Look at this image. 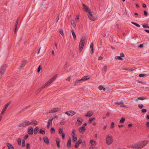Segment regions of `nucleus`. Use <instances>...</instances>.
Wrapping results in <instances>:
<instances>
[{
	"label": "nucleus",
	"instance_id": "obj_34",
	"mask_svg": "<svg viewBox=\"0 0 149 149\" xmlns=\"http://www.w3.org/2000/svg\"><path fill=\"white\" fill-rule=\"evenodd\" d=\"M52 120H53L52 119H51V118L49 119V120L48 121L47 124H48L50 125H52Z\"/></svg>",
	"mask_w": 149,
	"mask_h": 149
},
{
	"label": "nucleus",
	"instance_id": "obj_28",
	"mask_svg": "<svg viewBox=\"0 0 149 149\" xmlns=\"http://www.w3.org/2000/svg\"><path fill=\"white\" fill-rule=\"evenodd\" d=\"M31 107V105H29V106H27L24 109L21 110L20 111H19V113H21L23 112V111H24L25 109H27L28 108H29V107Z\"/></svg>",
	"mask_w": 149,
	"mask_h": 149
},
{
	"label": "nucleus",
	"instance_id": "obj_25",
	"mask_svg": "<svg viewBox=\"0 0 149 149\" xmlns=\"http://www.w3.org/2000/svg\"><path fill=\"white\" fill-rule=\"evenodd\" d=\"M71 32L74 39L75 40L76 39V35L73 29H72Z\"/></svg>",
	"mask_w": 149,
	"mask_h": 149
},
{
	"label": "nucleus",
	"instance_id": "obj_40",
	"mask_svg": "<svg viewBox=\"0 0 149 149\" xmlns=\"http://www.w3.org/2000/svg\"><path fill=\"white\" fill-rule=\"evenodd\" d=\"M72 141L73 142H74L75 141L77 140V137H76L73 136L72 137Z\"/></svg>",
	"mask_w": 149,
	"mask_h": 149
},
{
	"label": "nucleus",
	"instance_id": "obj_29",
	"mask_svg": "<svg viewBox=\"0 0 149 149\" xmlns=\"http://www.w3.org/2000/svg\"><path fill=\"white\" fill-rule=\"evenodd\" d=\"M39 133L41 134H44L45 133V131L42 129H40L39 130Z\"/></svg>",
	"mask_w": 149,
	"mask_h": 149
},
{
	"label": "nucleus",
	"instance_id": "obj_27",
	"mask_svg": "<svg viewBox=\"0 0 149 149\" xmlns=\"http://www.w3.org/2000/svg\"><path fill=\"white\" fill-rule=\"evenodd\" d=\"M71 25L74 28L76 27V25L75 21L73 20H71Z\"/></svg>",
	"mask_w": 149,
	"mask_h": 149
},
{
	"label": "nucleus",
	"instance_id": "obj_1",
	"mask_svg": "<svg viewBox=\"0 0 149 149\" xmlns=\"http://www.w3.org/2000/svg\"><path fill=\"white\" fill-rule=\"evenodd\" d=\"M147 143V142L146 141H140L133 145L132 147L133 148L137 149L141 148L145 146Z\"/></svg>",
	"mask_w": 149,
	"mask_h": 149
},
{
	"label": "nucleus",
	"instance_id": "obj_32",
	"mask_svg": "<svg viewBox=\"0 0 149 149\" xmlns=\"http://www.w3.org/2000/svg\"><path fill=\"white\" fill-rule=\"evenodd\" d=\"M17 143L20 146L21 144V139L20 138H19L17 140Z\"/></svg>",
	"mask_w": 149,
	"mask_h": 149
},
{
	"label": "nucleus",
	"instance_id": "obj_47",
	"mask_svg": "<svg viewBox=\"0 0 149 149\" xmlns=\"http://www.w3.org/2000/svg\"><path fill=\"white\" fill-rule=\"evenodd\" d=\"M41 69V65H40L38 67V69L37 70V72H39L40 71Z\"/></svg>",
	"mask_w": 149,
	"mask_h": 149
},
{
	"label": "nucleus",
	"instance_id": "obj_36",
	"mask_svg": "<svg viewBox=\"0 0 149 149\" xmlns=\"http://www.w3.org/2000/svg\"><path fill=\"white\" fill-rule=\"evenodd\" d=\"M76 130L75 129H73L72 130L71 135L72 137L74 136L75 135V132Z\"/></svg>",
	"mask_w": 149,
	"mask_h": 149
},
{
	"label": "nucleus",
	"instance_id": "obj_54",
	"mask_svg": "<svg viewBox=\"0 0 149 149\" xmlns=\"http://www.w3.org/2000/svg\"><path fill=\"white\" fill-rule=\"evenodd\" d=\"M120 106L122 107H125V106L123 104V102H121V104H120Z\"/></svg>",
	"mask_w": 149,
	"mask_h": 149
},
{
	"label": "nucleus",
	"instance_id": "obj_49",
	"mask_svg": "<svg viewBox=\"0 0 149 149\" xmlns=\"http://www.w3.org/2000/svg\"><path fill=\"white\" fill-rule=\"evenodd\" d=\"M143 107V106L142 104H139L138 105V107L141 109H142Z\"/></svg>",
	"mask_w": 149,
	"mask_h": 149
},
{
	"label": "nucleus",
	"instance_id": "obj_33",
	"mask_svg": "<svg viewBox=\"0 0 149 149\" xmlns=\"http://www.w3.org/2000/svg\"><path fill=\"white\" fill-rule=\"evenodd\" d=\"M38 129V127H36L34 129V133L36 135L37 134Z\"/></svg>",
	"mask_w": 149,
	"mask_h": 149
},
{
	"label": "nucleus",
	"instance_id": "obj_62",
	"mask_svg": "<svg viewBox=\"0 0 149 149\" xmlns=\"http://www.w3.org/2000/svg\"><path fill=\"white\" fill-rule=\"evenodd\" d=\"M29 136L28 135H26L24 137V139L25 140L26 139L28 138Z\"/></svg>",
	"mask_w": 149,
	"mask_h": 149
},
{
	"label": "nucleus",
	"instance_id": "obj_3",
	"mask_svg": "<svg viewBox=\"0 0 149 149\" xmlns=\"http://www.w3.org/2000/svg\"><path fill=\"white\" fill-rule=\"evenodd\" d=\"M113 142V137L111 135H108L106 138V143L108 145L111 144Z\"/></svg>",
	"mask_w": 149,
	"mask_h": 149
},
{
	"label": "nucleus",
	"instance_id": "obj_16",
	"mask_svg": "<svg viewBox=\"0 0 149 149\" xmlns=\"http://www.w3.org/2000/svg\"><path fill=\"white\" fill-rule=\"evenodd\" d=\"M57 76V74L55 75L52 77V78H51L49 80V81H50L51 83L56 79Z\"/></svg>",
	"mask_w": 149,
	"mask_h": 149
},
{
	"label": "nucleus",
	"instance_id": "obj_17",
	"mask_svg": "<svg viewBox=\"0 0 149 149\" xmlns=\"http://www.w3.org/2000/svg\"><path fill=\"white\" fill-rule=\"evenodd\" d=\"M93 114V113L91 111H88L86 113V114L85 116V117H90Z\"/></svg>",
	"mask_w": 149,
	"mask_h": 149
},
{
	"label": "nucleus",
	"instance_id": "obj_57",
	"mask_svg": "<svg viewBox=\"0 0 149 149\" xmlns=\"http://www.w3.org/2000/svg\"><path fill=\"white\" fill-rule=\"evenodd\" d=\"M64 123H65V122L63 120L61 121L60 122V124L62 125H64Z\"/></svg>",
	"mask_w": 149,
	"mask_h": 149
},
{
	"label": "nucleus",
	"instance_id": "obj_30",
	"mask_svg": "<svg viewBox=\"0 0 149 149\" xmlns=\"http://www.w3.org/2000/svg\"><path fill=\"white\" fill-rule=\"evenodd\" d=\"M60 141L59 139H58L56 140V144L58 148H59L60 147Z\"/></svg>",
	"mask_w": 149,
	"mask_h": 149
},
{
	"label": "nucleus",
	"instance_id": "obj_11",
	"mask_svg": "<svg viewBox=\"0 0 149 149\" xmlns=\"http://www.w3.org/2000/svg\"><path fill=\"white\" fill-rule=\"evenodd\" d=\"M86 130V129L85 128H84V127H80L79 129V132L83 134L85 132V131Z\"/></svg>",
	"mask_w": 149,
	"mask_h": 149
},
{
	"label": "nucleus",
	"instance_id": "obj_42",
	"mask_svg": "<svg viewBox=\"0 0 149 149\" xmlns=\"http://www.w3.org/2000/svg\"><path fill=\"white\" fill-rule=\"evenodd\" d=\"M107 69V67L106 65H105L104 66V68L103 69V70H104V72H106Z\"/></svg>",
	"mask_w": 149,
	"mask_h": 149
},
{
	"label": "nucleus",
	"instance_id": "obj_61",
	"mask_svg": "<svg viewBox=\"0 0 149 149\" xmlns=\"http://www.w3.org/2000/svg\"><path fill=\"white\" fill-rule=\"evenodd\" d=\"M103 58V57L102 56H100L98 58V59L99 60H101Z\"/></svg>",
	"mask_w": 149,
	"mask_h": 149
},
{
	"label": "nucleus",
	"instance_id": "obj_7",
	"mask_svg": "<svg viewBox=\"0 0 149 149\" xmlns=\"http://www.w3.org/2000/svg\"><path fill=\"white\" fill-rule=\"evenodd\" d=\"M83 121L82 119L80 118H78L77 121L75 123V124L78 125V126H80L81 125Z\"/></svg>",
	"mask_w": 149,
	"mask_h": 149
},
{
	"label": "nucleus",
	"instance_id": "obj_43",
	"mask_svg": "<svg viewBox=\"0 0 149 149\" xmlns=\"http://www.w3.org/2000/svg\"><path fill=\"white\" fill-rule=\"evenodd\" d=\"M59 32L60 33V34L62 36H64V34H63V31L61 29H60L59 30Z\"/></svg>",
	"mask_w": 149,
	"mask_h": 149
},
{
	"label": "nucleus",
	"instance_id": "obj_20",
	"mask_svg": "<svg viewBox=\"0 0 149 149\" xmlns=\"http://www.w3.org/2000/svg\"><path fill=\"white\" fill-rule=\"evenodd\" d=\"M89 78L90 77H89V76H85L82 77V78L81 79V81H86L87 79H89Z\"/></svg>",
	"mask_w": 149,
	"mask_h": 149
},
{
	"label": "nucleus",
	"instance_id": "obj_4",
	"mask_svg": "<svg viewBox=\"0 0 149 149\" xmlns=\"http://www.w3.org/2000/svg\"><path fill=\"white\" fill-rule=\"evenodd\" d=\"M29 121L25 120L18 125V126L20 127H24L29 125Z\"/></svg>",
	"mask_w": 149,
	"mask_h": 149
},
{
	"label": "nucleus",
	"instance_id": "obj_41",
	"mask_svg": "<svg viewBox=\"0 0 149 149\" xmlns=\"http://www.w3.org/2000/svg\"><path fill=\"white\" fill-rule=\"evenodd\" d=\"M25 146V141L24 140H23L22 141V147H24Z\"/></svg>",
	"mask_w": 149,
	"mask_h": 149
},
{
	"label": "nucleus",
	"instance_id": "obj_37",
	"mask_svg": "<svg viewBox=\"0 0 149 149\" xmlns=\"http://www.w3.org/2000/svg\"><path fill=\"white\" fill-rule=\"evenodd\" d=\"M131 23L133 24L134 25H135L136 26L138 27H140V25L139 24H137L136 23L133 22H132Z\"/></svg>",
	"mask_w": 149,
	"mask_h": 149
},
{
	"label": "nucleus",
	"instance_id": "obj_48",
	"mask_svg": "<svg viewBox=\"0 0 149 149\" xmlns=\"http://www.w3.org/2000/svg\"><path fill=\"white\" fill-rule=\"evenodd\" d=\"M114 123L113 122H111V128H113L114 127Z\"/></svg>",
	"mask_w": 149,
	"mask_h": 149
},
{
	"label": "nucleus",
	"instance_id": "obj_64",
	"mask_svg": "<svg viewBox=\"0 0 149 149\" xmlns=\"http://www.w3.org/2000/svg\"><path fill=\"white\" fill-rule=\"evenodd\" d=\"M90 149H97V147H91L90 148Z\"/></svg>",
	"mask_w": 149,
	"mask_h": 149
},
{
	"label": "nucleus",
	"instance_id": "obj_59",
	"mask_svg": "<svg viewBox=\"0 0 149 149\" xmlns=\"http://www.w3.org/2000/svg\"><path fill=\"white\" fill-rule=\"evenodd\" d=\"M123 70H132L130 69H128L127 68H123L122 69Z\"/></svg>",
	"mask_w": 149,
	"mask_h": 149
},
{
	"label": "nucleus",
	"instance_id": "obj_31",
	"mask_svg": "<svg viewBox=\"0 0 149 149\" xmlns=\"http://www.w3.org/2000/svg\"><path fill=\"white\" fill-rule=\"evenodd\" d=\"M81 81V79L78 80L76 81L74 84V86H76L78 85V84L79 83V81Z\"/></svg>",
	"mask_w": 149,
	"mask_h": 149
},
{
	"label": "nucleus",
	"instance_id": "obj_46",
	"mask_svg": "<svg viewBox=\"0 0 149 149\" xmlns=\"http://www.w3.org/2000/svg\"><path fill=\"white\" fill-rule=\"evenodd\" d=\"M146 75V74H139V76L140 77H143Z\"/></svg>",
	"mask_w": 149,
	"mask_h": 149
},
{
	"label": "nucleus",
	"instance_id": "obj_63",
	"mask_svg": "<svg viewBox=\"0 0 149 149\" xmlns=\"http://www.w3.org/2000/svg\"><path fill=\"white\" fill-rule=\"evenodd\" d=\"M120 56H121V57H124V54L123 53H122L120 54Z\"/></svg>",
	"mask_w": 149,
	"mask_h": 149
},
{
	"label": "nucleus",
	"instance_id": "obj_18",
	"mask_svg": "<svg viewBox=\"0 0 149 149\" xmlns=\"http://www.w3.org/2000/svg\"><path fill=\"white\" fill-rule=\"evenodd\" d=\"M71 138H70L69 139L67 144V146L68 148H69L70 147L71 145Z\"/></svg>",
	"mask_w": 149,
	"mask_h": 149
},
{
	"label": "nucleus",
	"instance_id": "obj_2",
	"mask_svg": "<svg viewBox=\"0 0 149 149\" xmlns=\"http://www.w3.org/2000/svg\"><path fill=\"white\" fill-rule=\"evenodd\" d=\"M86 40V37L85 36L82 37L81 40L79 44V50L80 52H81L83 48Z\"/></svg>",
	"mask_w": 149,
	"mask_h": 149
},
{
	"label": "nucleus",
	"instance_id": "obj_14",
	"mask_svg": "<svg viewBox=\"0 0 149 149\" xmlns=\"http://www.w3.org/2000/svg\"><path fill=\"white\" fill-rule=\"evenodd\" d=\"M82 141L81 140V139H80L78 140V141L77 142V143H76V144L75 145V147L76 148H77L79 146V144L82 143Z\"/></svg>",
	"mask_w": 149,
	"mask_h": 149
},
{
	"label": "nucleus",
	"instance_id": "obj_45",
	"mask_svg": "<svg viewBox=\"0 0 149 149\" xmlns=\"http://www.w3.org/2000/svg\"><path fill=\"white\" fill-rule=\"evenodd\" d=\"M138 99L140 100H144L146 99V98H143L142 97H138Z\"/></svg>",
	"mask_w": 149,
	"mask_h": 149
},
{
	"label": "nucleus",
	"instance_id": "obj_35",
	"mask_svg": "<svg viewBox=\"0 0 149 149\" xmlns=\"http://www.w3.org/2000/svg\"><path fill=\"white\" fill-rule=\"evenodd\" d=\"M125 120V119L124 118H122L120 120V123H123Z\"/></svg>",
	"mask_w": 149,
	"mask_h": 149
},
{
	"label": "nucleus",
	"instance_id": "obj_23",
	"mask_svg": "<svg viewBox=\"0 0 149 149\" xmlns=\"http://www.w3.org/2000/svg\"><path fill=\"white\" fill-rule=\"evenodd\" d=\"M7 146L8 149H14V148L10 143H8L7 144Z\"/></svg>",
	"mask_w": 149,
	"mask_h": 149
},
{
	"label": "nucleus",
	"instance_id": "obj_50",
	"mask_svg": "<svg viewBox=\"0 0 149 149\" xmlns=\"http://www.w3.org/2000/svg\"><path fill=\"white\" fill-rule=\"evenodd\" d=\"M143 28H149V26L148 25H143Z\"/></svg>",
	"mask_w": 149,
	"mask_h": 149
},
{
	"label": "nucleus",
	"instance_id": "obj_44",
	"mask_svg": "<svg viewBox=\"0 0 149 149\" xmlns=\"http://www.w3.org/2000/svg\"><path fill=\"white\" fill-rule=\"evenodd\" d=\"M63 130L62 129H61V128H59V129L58 132H59V134H62V133H63Z\"/></svg>",
	"mask_w": 149,
	"mask_h": 149
},
{
	"label": "nucleus",
	"instance_id": "obj_19",
	"mask_svg": "<svg viewBox=\"0 0 149 149\" xmlns=\"http://www.w3.org/2000/svg\"><path fill=\"white\" fill-rule=\"evenodd\" d=\"M51 84L50 81L48 80L47 82H46L45 84H44L42 86L44 88L47 87L49 86Z\"/></svg>",
	"mask_w": 149,
	"mask_h": 149
},
{
	"label": "nucleus",
	"instance_id": "obj_58",
	"mask_svg": "<svg viewBox=\"0 0 149 149\" xmlns=\"http://www.w3.org/2000/svg\"><path fill=\"white\" fill-rule=\"evenodd\" d=\"M93 121V120L91 118H90L88 120V123H92V122Z\"/></svg>",
	"mask_w": 149,
	"mask_h": 149
},
{
	"label": "nucleus",
	"instance_id": "obj_15",
	"mask_svg": "<svg viewBox=\"0 0 149 149\" xmlns=\"http://www.w3.org/2000/svg\"><path fill=\"white\" fill-rule=\"evenodd\" d=\"M44 142L47 144H49V140L48 138L46 136L44 137Z\"/></svg>",
	"mask_w": 149,
	"mask_h": 149
},
{
	"label": "nucleus",
	"instance_id": "obj_56",
	"mask_svg": "<svg viewBox=\"0 0 149 149\" xmlns=\"http://www.w3.org/2000/svg\"><path fill=\"white\" fill-rule=\"evenodd\" d=\"M26 147V149L30 148V144L29 143L27 144Z\"/></svg>",
	"mask_w": 149,
	"mask_h": 149
},
{
	"label": "nucleus",
	"instance_id": "obj_21",
	"mask_svg": "<svg viewBox=\"0 0 149 149\" xmlns=\"http://www.w3.org/2000/svg\"><path fill=\"white\" fill-rule=\"evenodd\" d=\"M18 21H19V19H17V21L15 23V33L16 31V30L17 29V25L18 24Z\"/></svg>",
	"mask_w": 149,
	"mask_h": 149
},
{
	"label": "nucleus",
	"instance_id": "obj_55",
	"mask_svg": "<svg viewBox=\"0 0 149 149\" xmlns=\"http://www.w3.org/2000/svg\"><path fill=\"white\" fill-rule=\"evenodd\" d=\"M40 91H41L39 89H38L36 91V93L38 94L39 93Z\"/></svg>",
	"mask_w": 149,
	"mask_h": 149
},
{
	"label": "nucleus",
	"instance_id": "obj_12",
	"mask_svg": "<svg viewBox=\"0 0 149 149\" xmlns=\"http://www.w3.org/2000/svg\"><path fill=\"white\" fill-rule=\"evenodd\" d=\"M28 133L30 134H32L33 132V127L29 128L28 130Z\"/></svg>",
	"mask_w": 149,
	"mask_h": 149
},
{
	"label": "nucleus",
	"instance_id": "obj_6",
	"mask_svg": "<svg viewBox=\"0 0 149 149\" xmlns=\"http://www.w3.org/2000/svg\"><path fill=\"white\" fill-rule=\"evenodd\" d=\"M82 6L83 7V10L85 11L86 12L88 13H91L90 9L87 6L83 3Z\"/></svg>",
	"mask_w": 149,
	"mask_h": 149
},
{
	"label": "nucleus",
	"instance_id": "obj_10",
	"mask_svg": "<svg viewBox=\"0 0 149 149\" xmlns=\"http://www.w3.org/2000/svg\"><path fill=\"white\" fill-rule=\"evenodd\" d=\"M88 16L90 20L92 21H94L95 20V18L93 16L92 13L88 14Z\"/></svg>",
	"mask_w": 149,
	"mask_h": 149
},
{
	"label": "nucleus",
	"instance_id": "obj_51",
	"mask_svg": "<svg viewBox=\"0 0 149 149\" xmlns=\"http://www.w3.org/2000/svg\"><path fill=\"white\" fill-rule=\"evenodd\" d=\"M103 88H104V87L101 85H100L98 87V89L100 90H102Z\"/></svg>",
	"mask_w": 149,
	"mask_h": 149
},
{
	"label": "nucleus",
	"instance_id": "obj_24",
	"mask_svg": "<svg viewBox=\"0 0 149 149\" xmlns=\"http://www.w3.org/2000/svg\"><path fill=\"white\" fill-rule=\"evenodd\" d=\"M93 42H92L91 44V45L90 46V48H91V52H92V54L94 53V51L93 49Z\"/></svg>",
	"mask_w": 149,
	"mask_h": 149
},
{
	"label": "nucleus",
	"instance_id": "obj_13",
	"mask_svg": "<svg viewBox=\"0 0 149 149\" xmlns=\"http://www.w3.org/2000/svg\"><path fill=\"white\" fill-rule=\"evenodd\" d=\"M29 125H30L34 124V125L35 126L37 125L38 124L37 122L35 120H33L31 122L29 121Z\"/></svg>",
	"mask_w": 149,
	"mask_h": 149
},
{
	"label": "nucleus",
	"instance_id": "obj_22",
	"mask_svg": "<svg viewBox=\"0 0 149 149\" xmlns=\"http://www.w3.org/2000/svg\"><path fill=\"white\" fill-rule=\"evenodd\" d=\"M27 61L26 60L23 61L20 66V68H22L24 67L27 63Z\"/></svg>",
	"mask_w": 149,
	"mask_h": 149
},
{
	"label": "nucleus",
	"instance_id": "obj_9",
	"mask_svg": "<svg viewBox=\"0 0 149 149\" xmlns=\"http://www.w3.org/2000/svg\"><path fill=\"white\" fill-rule=\"evenodd\" d=\"M65 113L68 115V116H72L74 114H75L76 113L75 112L73 111H66L65 112Z\"/></svg>",
	"mask_w": 149,
	"mask_h": 149
},
{
	"label": "nucleus",
	"instance_id": "obj_8",
	"mask_svg": "<svg viewBox=\"0 0 149 149\" xmlns=\"http://www.w3.org/2000/svg\"><path fill=\"white\" fill-rule=\"evenodd\" d=\"M60 110L61 109L60 108H56L52 109L50 111H49L47 113H55L57 111H60Z\"/></svg>",
	"mask_w": 149,
	"mask_h": 149
},
{
	"label": "nucleus",
	"instance_id": "obj_52",
	"mask_svg": "<svg viewBox=\"0 0 149 149\" xmlns=\"http://www.w3.org/2000/svg\"><path fill=\"white\" fill-rule=\"evenodd\" d=\"M141 111L143 113H145L147 111V110L146 109H143Z\"/></svg>",
	"mask_w": 149,
	"mask_h": 149
},
{
	"label": "nucleus",
	"instance_id": "obj_26",
	"mask_svg": "<svg viewBox=\"0 0 149 149\" xmlns=\"http://www.w3.org/2000/svg\"><path fill=\"white\" fill-rule=\"evenodd\" d=\"M90 143H91V144L93 146H95L96 144V142L95 141L93 140H91L90 141Z\"/></svg>",
	"mask_w": 149,
	"mask_h": 149
},
{
	"label": "nucleus",
	"instance_id": "obj_39",
	"mask_svg": "<svg viewBox=\"0 0 149 149\" xmlns=\"http://www.w3.org/2000/svg\"><path fill=\"white\" fill-rule=\"evenodd\" d=\"M116 59H119V60H123V58H122V57L121 56H116L115 57Z\"/></svg>",
	"mask_w": 149,
	"mask_h": 149
},
{
	"label": "nucleus",
	"instance_id": "obj_5",
	"mask_svg": "<svg viewBox=\"0 0 149 149\" xmlns=\"http://www.w3.org/2000/svg\"><path fill=\"white\" fill-rule=\"evenodd\" d=\"M11 103V102H8L5 105L4 108H3L2 111H1V112L0 114V116H1V115H2L5 112L7 108L10 104Z\"/></svg>",
	"mask_w": 149,
	"mask_h": 149
},
{
	"label": "nucleus",
	"instance_id": "obj_53",
	"mask_svg": "<svg viewBox=\"0 0 149 149\" xmlns=\"http://www.w3.org/2000/svg\"><path fill=\"white\" fill-rule=\"evenodd\" d=\"M62 134L61 136H62V138L63 139H65V134L64 133H62V134Z\"/></svg>",
	"mask_w": 149,
	"mask_h": 149
},
{
	"label": "nucleus",
	"instance_id": "obj_38",
	"mask_svg": "<svg viewBox=\"0 0 149 149\" xmlns=\"http://www.w3.org/2000/svg\"><path fill=\"white\" fill-rule=\"evenodd\" d=\"M51 133H52V134H54L55 133V130L54 128L52 127L51 128Z\"/></svg>",
	"mask_w": 149,
	"mask_h": 149
},
{
	"label": "nucleus",
	"instance_id": "obj_60",
	"mask_svg": "<svg viewBox=\"0 0 149 149\" xmlns=\"http://www.w3.org/2000/svg\"><path fill=\"white\" fill-rule=\"evenodd\" d=\"M144 13L145 16H147L148 15L147 12L146 10H144Z\"/></svg>",
	"mask_w": 149,
	"mask_h": 149
}]
</instances>
